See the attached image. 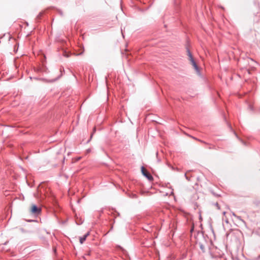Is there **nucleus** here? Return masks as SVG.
<instances>
[{"label": "nucleus", "mask_w": 260, "mask_h": 260, "mask_svg": "<svg viewBox=\"0 0 260 260\" xmlns=\"http://www.w3.org/2000/svg\"><path fill=\"white\" fill-rule=\"evenodd\" d=\"M42 13H40L38 15L37 17L39 18L40 17H41V16H42Z\"/></svg>", "instance_id": "nucleus-6"}, {"label": "nucleus", "mask_w": 260, "mask_h": 260, "mask_svg": "<svg viewBox=\"0 0 260 260\" xmlns=\"http://www.w3.org/2000/svg\"><path fill=\"white\" fill-rule=\"evenodd\" d=\"M185 177H186V179H187L188 180H189V179H188V177H187L186 176V174H185Z\"/></svg>", "instance_id": "nucleus-10"}, {"label": "nucleus", "mask_w": 260, "mask_h": 260, "mask_svg": "<svg viewBox=\"0 0 260 260\" xmlns=\"http://www.w3.org/2000/svg\"><path fill=\"white\" fill-rule=\"evenodd\" d=\"M141 172L142 174L149 181H152L153 178L147 169L144 167H141Z\"/></svg>", "instance_id": "nucleus-2"}, {"label": "nucleus", "mask_w": 260, "mask_h": 260, "mask_svg": "<svg viewBox=\"0 0 260 260\" xmlns=\"http://www.w3.org/2000/svg\"><path fill=\"white\" fill-rule=\"evenodd\" d=\"M80 157H77V158L76 159V161H78V160H80Z\"/></svg>", "instance_id": "nucleus-8"}, {"label": "nucleus", "mask_w": 260, "mask_h": 260, "mask_svg": "<svg viewBox=\"0 0 260 260\" xmlns=\"http://www.w3.org/2000/svg\"><path fill=\"white\" fill-rule=\"evenodd\" d=\"M187 55L189 57V60H190V61L191 62L192 66L194 67V69L198 71L199 70V68H198V67L195 61V60H194L193 59V57L192 55V54L191 53V52L190 51V50H189V49H187Z\"/></svg>", "instance_id": "nucleus-1"}, {"label": "nucleus", "mask_w": 260, "mask_h": 260, "mask_svg": "<svg viewBox=\"0 0 260 260\" xmlns=\"http://www.w3.org/2000/svg\"><path fill=\"white\" fill-rule=\"evenodd\" d=\"M216 207H217L218 208H219V205H218V204L217 203H216Z\"/></svg>", "instance_id": "nucleus-11"}, {"label": "nucleus", "mask_w": 260, "mask_h": 260, "mask_svg": "<svg viewBox=\"0 0 260 260\" xmlns=\"http://www.w3.org/2000/svg\"><path fill=\"white\" fill-rule=\"evenodd\" d=\"M30 211L32 214L38 215L41 213V209L40 208L38 207L35 205H32L31 206Z\"/></svg>", "instance_id": "nucleus-3"}, {"label": "nucleus", "mask_w": 260, "mask_h": 260, "mask_svg": "<svg viewBox=\"0 0 260 260\" xmlns=\"http://www.w3.org/2000/svg\"><path fill=\"white\" fill-rule=\"evenodd\" d=\"M232 214H233V216L236 217L238 219H240V217L236 216V214L234 213H233Z\"/></svg>", "instance_id": "nucleus-5"}, {"label": "nucleus", "mask_w": 260, "mask_h": 260, "mask_svg": "<svg viewBox=\"0 0 260 260\" xmlns=\"http://www.w3.org/2000/svg\"><path fill=\"white\" fill-rule=\"evenodd\" d=\"M222 214L225 216V214H226V212H225V211L223 212Z\"/></svg>", "instance_id": "nucleus-9"}, {"label": "nucleus", "mask_w": 260, "mask_h": 260, "mask_svg": "<svg viewBox=\"0 0 260 260\" xmlns=\"http://www.w3.org/2000/svg\"><path fill=\"white\" fill-rule=\"evenodd\" d=\"M89 232H87L86 234H85L83 237H80V242L81 244H83V242L85 241L86 238L89 235Z\"/></svg>", "instance_id": "nucleus-4"}, {"label": "nucleus", "mask_w": 260, "mask_h": 260, "mask_svg": "<svg viewBox=\"0 0 260 260\" xmlns=\"http://www.w3.org/2000/svg\"><path fill=\"white\" fill-rule=\"evenodd\" d=\"M225 221L227 223H228V219L226 218V217L225 216Z\"/></svg>", "instance_id": "nucleus-7"}]
</instances>
